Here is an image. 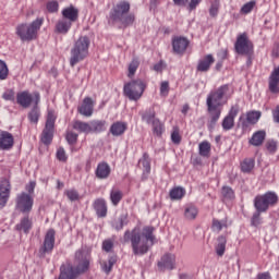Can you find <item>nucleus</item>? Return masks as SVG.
<instances>
[{
    "instance_id": "nucleus-1",
    "label": "nucleus",
    "mask_w": 279,
    "mask_h": 279,
    "mask_svg": "<svg viewBox=\"0 0 279 279\" xmlns=\"http://www.w3.org/2000/svg\"><path fill=\"white\" fill-rule=\"evenodd\" d=\"M230 97H232L230 85H222L208 94L206 106L210 117L208 122L209 130H215V125H217L219 117H221V106H226Z\"/></svg>"
},
{
    "instance_id": "nucleus-2",
    "label": "nucleus",
    "mask_w": 279,
    "mask_h": 279,
    "mask_svg": "<svg viewBox=\"0 0 279 279\" xmlns=\"http://www.w3.org/2000/svg\"><path fill=\"white\" fill-rule=\"evenodd\" d=\"M123 239L124 243L131 242L133 254H147V252H149V247H151L156 241L154 227H144L142 232L138 228H135L132 231H125Z\"/></svg>"
},
{
    "instance_id": "nucleus-3",
    "label": "nucleus",
    "mask_w": 279,
    "mask_h": 279,
    "mask_svg": "<svg viewBox=\"0 0 279 279\" xmlns=\"http://www.w3.org/2000/svg\"><path fill=\"white\" fill-rule=\"evenodd\" d=\"M73 266H61L59 279H74L81 274H86L90 267V256L83 250H78L75 253Z\"/></svg>"
},
{
    "instance_id": "nucleus-4",
    "label": "nucleus",
    "mask_w": 279,
    "mask_h": 279,
    "mask_svg": "<svg viewBox=\"0 0 279 279\" xmlns=\"http://www.w3.org/2000/svg\"><path fill=\"white\" fill-rule=\"evenodd\" d=\"M130 12V2L120 1L113 4L109 16L113 23H121L124 27H128L134 23V15L128 14Z\"/></svg>"
},
{
    "instance_id": "nucleus-5",
    "label": "nucleus",
    "mask_w": 279,
    "mask_h": 279,
    "mask_svg": "<svg viewBox=\"0 0 279 279\" xmlns=\"http://www.w3.org/2000/svg\"><path fill=\"white\" fill-rule=\"evenodd\" d=\"M88 47H90V39L87 36H82L74 43L71 49L70 66H75V64L86 59Z\"/></svg>"
},
{
    "instance_id": "nucleus-6",
    "label": "nucleus",
    "mask_w": 279,
    "mask_h": 279,
    "mask_svg": "<svg viewBox=\"0 0 279 279\" xmlns=\"http://www.w3.org/2000/svg\"><path fill=\"white\" fill-rule=\"evenodd\" d=\"M123 92L130 101H138L145 93V83H143V80L131 81L124 85Z\"/></svg>"
},
{
    "instance_id": "nucleus-7",
    "label": "nucleus",
    "mask_w": 279,
    "mask_h": 279,
    "mask_svg": "<svg viewBox=\"0 0 279 279\" xmlns=\"http://www.w3.org/2000/svg\"><path fill=\"white\" fill-rule=\"evenodd\" d=\"M276 204H278V195L274 192H267L254 199L256 210H267L271 206H276Z\"/></svg>"
},
{
    "instance_id": "nucleus-8",
    "label": "nucleus",
    "mask_w": 279,
    "mask_h": 279,
    "mask_svg": "<svg viewBox=\"0 0 279 279\" xmlns=\"http://www.w3.org/2000/svg\"><path fill=\"white\" fill-rule=\"evenodd\" d=\"M234 49L240 56H252L254 53V44L247 37L246 33L238 36Z\"/></svg>"
},
{
    "instance_id": "nucleus-9",
    "label": "nucleus",
    "mask_w": 279,
    "mask_h": 279,
    "mask_svg": "<svg viewBox=\"0 0 279 279\" xmlns=\"http://www.w3.org/2000/svg\"><path fill=\"white\" fill-rule=\"evenodd\" d=\"M16 35L23 43L34 40V36H36V21H33L29 24L17 25Z\"/></svg>"
},
{
    "instance_id": "nucleus-10",
    "label": "nucleus",
    "mask_w": 279,
    "mask_h": 279,
    "mask_svg": "<svg viewBox=\"0 0 279 279\" xmlns=\"http://www.w3.org/2000/svg\"><path fill=\"white\" fill-rule=\"evenodd\" d=\"M54 125H56V114L53 113V111H49L47 121H46V126L41 134V143H44V145H50L51 141H53Z\"/></svg>"
},
{
    "instance_id": "nucleus-11",
    "label": "nucleus",
    "mask_w": 279,
    "mask_h": 279,
    "mask_svg": "<svg viewBox=\"0 0 279 279\" xmlns=\"http://www.w3.org/2000/svg\"><path fill=\"white\" fill-rule=\"evenodd\" d=\"M56 245V231L53 229L48 230L46 233L44 244L39 248V258H45L47 254L53 252V246Z\"/></svg>"
},
{
    "instance_id": "nucleus-12",
    "label": "nucleus",
    "mask_w": 279,
    "mask_h": 279,
    "mask_svg": "<svg viewBox=\"0 0 279 279\" xmlns=\"http://www.w3.org/2000/svg\"><path fill=\"white\" fill-rule=\"evenodd\" d=\"M12 191V185L10 180L1 179L0 180V208H5L8 199H10V193Z\"/></svg>"
},
{
    "instance_id": "nucleus-13",
    "label": "nucleus",
    "mask_w": 279,
    "mask_h": 279,
    "mask_svg": "<svg viewBox=\"0 0 279 279\" xmlns=\"http://www.w3.org/2000/svg\"><path fill=\"white\" fill-rule=\"evenodd\" d=\"M189 48V39L185 37H174L172 39V49L173 53H177L178 56H182L184 51Z\"/></svg>"
},
{
    "instance_id": "nucleus-14",
    "label": "nucleus",
    "mask_w": 279,
    "mask_h": 279,
    "mask_svg": "<svg viewBox=\"0 0 279 279\" xmlns=\"http://www.w3.org/2000/svg\"><path fill=\"white\" fill-rule=\"evenodd\" d=\"M16 104L22 108H29L34 104V95L28 90L19 92L16 94Z\"/></svg>"
},
{
    "instance_id": "nucleus-15",
    "label": "nucleus",
    "mask_w": 279,
    "mask_h": 279,
    "mask_svg": "<svg viewBox=\"0 0 279 279\" xmlns=\"http://www.w3.org/2000/svg\"><path fill=\"white\" fill-rule=\"evenodd\" d=\"M16 206L19 210H32V206H34V199L28 194L22 193L17 195Z\"/></svg>"
},
{
    "instance_id": "nucleus-16",
    "label": "nucleus",
    "mask_w": 279,
    "mask_h": 279,
    "mask_svg": "<svg viewBox=\"0 0 279 279\" xmlns=\"http://www.w3.org/2000/svg\"><path fill=\"white\" fill-rule=\"evenodd\" d=\"M236 114H239V107H231L229 114L222 121L223 130H232L234 128Z\"/></svg>"
},
{
    "instance_id": "nucleus-17",
    "label": "nucleus",
    "mask_w": 279,
    "mask_h": 279,
    "mask_svg": "<svg viewBox=\"0 0 279 279\" xmlns=\"http://www.w3.org/2000/svg\"><path fill=\"white\" fill-rule=\"evenodd\" d=\"M95 107V102H93V98L86 97L83 100V104L81 107H78L80 114H83V117H93V110Z\"/></svg>"
},
{
    "instance_id": "nucleus-18",
    "label": "nucleus",
    "mask_w": 279,
    "mask_h": 279,
    "mask_svg": "<svg viewBox=\"0 0 279 279\" xmlns=\"http://www.w3.org/2000/svg\"><path fill=\"white\" fill-rule=\"evenodd\" d=\"M108 122L106 120H92L89 122V134H101L106 132Z\"/></svg>"
},
{
    "instance_id": "nucleus-19",
    "label": "nucleus",
    "mask_w": 279,
    "mask_h": 279,
    "mask_svg": "<svg viewBox=\"0 0 279 279\" xmlns=\"http://www.w3.org/2000/svg\"><path fill=\"white\" fill-rule=\"evenodd\" d=\"M14 146V136L8 131L0 133V149H12Z\"/></svg>"
},
{
    "instance_id": "nucleus-20",
    "label": "nucleus",
    "mask_w": 279,
    "mask_h": 279,
    "mask_svg": "<svg viewBox=\"0 0 279 279\" xmlns=\"http://www.w3.org/2000/svg\"><path fill=\"white\" fill-rule=\"evenodd\" d=\"M213 64H215V57H213V54H207L198 61L197 71L206 73L210 71V65Z\"/></svg>"
},
{
    "instance_id": "nucleus-21",
    "label": "nucleus",
    "mask_w": 279,
    "mask_h": 279,
    "mask_svg": "<svg viewBox=\"0 0 279 279\" xmlns=\"http://www.w3.org/2000/svg\"><path fill=\"white\" fill-rule=\"evenodd\" d=\"M268 88L275 95L279 93V70L274 69L268 80Z\"/></svg>"
},
{
    "instance_id": "nucleus-22",
    "label": "nucleus",
    "mask_w": 279,
    "mask_h": 279,
    "mask_svg": "<svg viewBox=\"0 0 279 279\" xmlns=\"http://www.w3.org/2000/svg\"><path fill=\"white\" fill-rule=\"evenodd\" d=\"M62 16L63 20L70 23H75V21H77L80 16V11L75 9L73 5H71L62 10Z\"/></svg>"
},
{
    "instance_id": "nucleus-23",
    "label": "nucleus",
    "mask_w": 279,
    "mask_h": 279,
    "mask_svg": "<svg viewBox=\"0 0 279 279\" xmlns=\"http://www.w3.org/2000/svg\"><path fill=\"white\" fill-rule=\"evenodd\" d=\"M126 130H128L126 122L117 121L111 124L109 132L110 134H112V136H123Z\"/></svg>"
},
{
    "instance_id": "nucleus-24",
    "label": "nucleus",
    "mask_w": 279,
    "mask_h": 279,
    "mask_svg": "<svg viewBox=\"0 0 279 279\" xmlns=\"http://www.w3.org/2000/svg\"><path fill=\"white\" fill-rule=\"evenodd\" d=\"M175 265V255L167 254L165 255L161 260L158 263V267L161 271L165 269H173Z\"/></svg>"
},
{
    "instance_id": "nucleus-25",
    "label": "nucleus",
    "mask_w": 279,
    "mask_h": 279,
    "mask_svg": "<svg viewBox=\"0 0 279 279\" xmlns=\"http://www.w3.org/2000/svg\"><path fill=\"white\" fill-rule=\"evenodd\" d=\"M228 226H232V221L228 220V217L222 219H213L211 230L213 232H221L223 228H228Z\"/></svg>"
},
{
    "instance_id": "nucleus-26",
    "label": "nucleus",
    "mask_w": 279,
    "mask_h": 279,
    "mask_svg": "<svg viewBox=\"0 0 279 279\" xmlns=\"http://www.w3.org/2000/svg\"><path fill=\"white\" fill-rule=\"evenodd\" d=\"M110 166L107 162L98 163L96 178H98V180H107V178H110Z\"/></svg>"
},
{
    "instance_id": "nucleus-27",
    "label": "nucleus",
    "mask_w": 279,
    "mask_h": 279,
    "mask_svg": "<svg viewBox=\"0 0 279 279\" xmlns=\"http://www.w3.org/2000/svg\"><path fill=\"white\" fill-rule=\"evenodd\" d=\"M266 136H267V133L265 131H257L251 137L250 144L253 145L254 147H260V145L265 143Z\"/></svg>"
},
{
    "instance_id": "nucleus-28",
    "label": "nucleus",
    "mask_w": 279,
    "mask_h": 279,
    "mask_svg": "<svg viewBox=\"0 0 279 279\" xmlns=\"http://www.w3.org/2000/svg\"><path fill=\"white\" fill-rule=\"evenodd\" d=\"M73 130H76V132H81L82 134H90V122H84L76 120L72 124Z\"/></svg>"
},
{
    "instance_id": "nucleus-29",
    "label": "nucleus",
    "mask_w": 279,
    "mask_h": 279,
    "mask_svg": "<svg viewBox=\"0 0 279 279\" xmlns=\"http://www.w3.org/2000/svg\"><path fill=\"white\" fill-rule=\"evenodd\" d=\"M123 226H128V213H122L112 222L114 230H123Z\"/></svg>"
},
{
    "instance_id": "nucleus-30",
    "label": "nucleus",
    "mask_w": 279,
    "mask_h": 279,
    "mask_svg": "<svg viewBox=\"0 0 279 279\" xmlns=\"http://www.w3.org/2000/svg\"><path fill=\"white\" fill-rule=\"evenodd\" d=\"M15 230H17V232H24L27 234V232L32 230V220H29V217H24L20 223L15 226Z\"/></svg>"
},
{
    "instance_id": "nucleus-31",
    "label": "nucleus",
    "mask_w": 279,
    "mask_h": 279,
    "mask_svg": "<svg viewBox=\"0 0 279 279\" xmlns=\"http://www.w3.org/2000/svg\"><path fill=\"white\" fill-rule=\"evenodd\" d=\"M138 165L141 169H143L144 173L149 174L151 171V159H149V155H147V153H145L140 159Z\"/></svg>"
},
{
    "instance_id": "nucleus-32",
    "label": "nucleus",
    "mask_w": 279,
    "mask_h": 279,
    "mask_svg": "<svg viewBox=\"0 0 279 279\" xmlns=\"http://www.w3.org/2000/svg\"><path fill=\"white\" fill-rule=\"evenodd\" d=\"M71 25H73V23L62 19L58 21L56 25V29L58 34H69V29H71Z\"/></svg>"
},
{
    "instance_id": "nucleus-33",
    "label": "nucleus",
    "mask_w": 279,
    "mask_h": 279,
    "mask_svg": "<svg viewBox=\"0 0 279 279\" xmlns=\"http://www.w3.org/2000/svg\"><path fill=\"white\" fill-rule=\"evenodd\" d=\"M170 199L172 201H178V199H182V197H184V195H186V190H184V187H173L170 193Z\"/></svg>"
},
{
    "instance_id": "nucleus-34",
    "label": "nucleus",
    "mask_w": 279,
    "mask_h": 279,
    "mask_svg": "<svg viewBox=\"0 0 279 279\" xmlns=\"http://www.w3.org/2000/svg\"><path fill=\"white\" fill-rule=\"evenodd\" d=\"M218 244L216 245V254L218 256H223V254H226V244L228 243V240L226 239V236L220 235L218 236Z\"/></svg>"
},
{
    "instance_id": "nucleus-35",
    "label": "nucleus",
    "mask_w": 279,
    "mask_h": 279,
    "mask_svg": "<svg viewBox=\"0 0 279 279\" xmlns=\"http://www.w3.org/2000/svg\"><path fill=\"white\" fill-rule=\"evenodd\" d=\"M198 154L203 158H208V156H210V144L208 141H204L198 145Z\"/></svg>"
},
{
    "instance_id": "nucleus-36",
    "label": "nucleus",
    "mask_w": 279,
    "mask_h": 279,
    "mask_svg": "<svg viewBox=\"0 0 279 279\" xmlns=\"http://www.w3.org/2000/svg\"><path fill=\"white\" fill-rule=\"evenodd\" d=\"M143 121H145L148 125L154 123V121H158L156 118V111L154 109H148L142 114Z\"/></svg>"
},
{
    "instance_id": "nucleus-37",
    "label": "nucleus",
    "mask_w": 279,
    "mask_h": 279,
    "mask_svg": "<svg viewBox=\"0 0 279 279\" xmlns=\"http://www.w3.org/2000/svg\"><path fill=\"white\" fill-rule=\"evenodd\" d=\"M153 134H155L156 136H161L162 132H165V125L162 124V122H160L159 119L154 120L153 123Z\"/></svg>"
},
{
    "instance_id": "nucleus-38",
    "label": "nucleus",
    "mask_w": 279,
    "mask_h": 279,
    "mask_svg": "<svg viewBox=\"0 0 279 279\" xmlns=\"http://www.w3.org/2000/svg\"><path fill=\"white\" fill-rule=\"evenodd\" d=\"M254 169V159H244L241 163V171L243 173H251Z\"/></svg>"
},
{
    "instance_id": "nucleus-39",
    "label": "nucleus",
    "mask_w": 279,
    "mask_h": 279,
    "mask_svg": "<svg viewBox=\"0 0 279 279\" xmlns=\"http://www.w3.org/2000/svg\"><path fill=\"white\" fill-rule=\"evenodd\" d=\"M110 199L113 206H117V204L123 199V193L119 190H112L110 193Z\"/></svg>"
},
{
    "instance_id": "nucleus-40",
    "label": "nucleus",
    "mask_w": 279,
    "mask_h": 279,
    "mask_svg": "<svg viewBox=\"0 0 279 279\" xmlns=\"http://www.w3.org/2000/svg\"><path fill=\"white\" fill-rule=\"evenodd\" d=\"M116 263H117V257H110L108 262L102 263V271H105V274H110Z\"/></svg>"
},
{
    "instance_id": "nucleus-41",
    "label": "nucleus",
    "mask_w": 279,
    "mask_h": 279,
    "mask_svg": "<svg viewBox=\"0 0 279 279\" xmlns=\"http://www.w3.org/2000/svg\"><path fill=\"white\" fill-rule=\"evenodd\" d=\"M260 114H262L260 111H251L246 114V121L254 125L255 123H258V119H260Z\"/></svg>"
},
{
    "instance_id": "nucleus-42",
    "label": "nucleus",
    "mask_w": 279,
    "mask_h": 279,
    "mask_svg": "<svg viewBox=\"0 0 279 279\" xmlns=\"http://www.w3.org/2000/svg\"><path fill=\"white\" fill-rule=\"evenodd\" d=\"M223 199H234V190L230 186H223L221 190Z\"/></svg>"
},
{
    "instance_id": "nucleus-43",
    "label": "nucleus",
    "mask_w": 279,
    "mask_h": 279,
    "mask_svg": "<svg viewBox=\"0 0 279 279\" xmlns=\"http://www.w3.org/2000/svg\"><path fill=\"white\" fill-rule=\"evenodd\" d=\"M9 73L8 64L3 60H0V80H8Z\"/></svg>"
},
{
    "instance_id": "nucleus-44",
    "label": "nucleus",
    "mask_w": 279,
    "mask_h": 279,
    "mask_svg": "<svg viewBox=\"0 0 279 279\" xmlns=\"http://www.w3.org/2000/svg\"><path fill=\"white\" fill-rule=\"evenodd\" d=\"M95 210H108V206L106 205V201L104 198H97L94 202Z\"/></svg>"
},
{
    "instance_id": "nucleus-45",
    "label": "nucleus",
    "mask_w": 279,
    "mask_h": 279,
    "mask_svg": "<svg viewBox=\"0 0 279 279\" xmlns=\"http://www.w3.org/2000/svg\"><path fill=\"white\" fill-rule=\"evenodd\" d=\"M138 65V59H133L132 62L129 64V77H132L134 73H136Z\"/></svg>"
},
{
    "instance_id": "nucleus-46",
    "label": "nucleus",
    "mask_w": 279,
    "mask_h": 279,
    "mask_svg": "<svg viewBox=\"0 0 279 279\" xmlns=\"http://www.w3.org/2000/svg\"><path fill=\"white\" fill-rule=\"evenodd\" d=\"M65 195L70 202H77L80 199V193H77V190H68L65 191Z\"/></svg>"
},
{
    "instance_id": "nucleus-47",
    "label": "nucleus",
    "mask_w": 279,
    "mask_h": 279,
    "mask_svg": "<svg viewBox=\"0 0 279 279\" xmlns=\"http://www.w3.org/2000/svg\"><path fill=\"white\" fill-rule=\"evenodd\" d=\"M260 223H263V219L260 218V211H255L251 219V226L257 228V226H260Z\"/></svg>"
},
{
    "instance_id": "nucleus-48",
    "label": "nucleus",
    "mask_w": 279,
    "mask_h": 279,
    "mask_svg": "<svg viewBox=\"0 0 279 279\" xmlns=\"http://www.w3.org/2000/svg\"><path fill=\"white\" fill-rule=\"evenodd\" d=\"M254 5H256L255 1H250L247 3H245L242 8H241V12L242 14H250V12H252L254 10Z\"/></svg>"
},
{
    "instance_id": "nucleus-49",
    "label": "nucleus",
    "mask_w": 279,
    "mask_h": 279,
    "mask_svg": "<svg viewBox=\"0 0 279 279\" xmlns=\"http://www.w3.org/2000/svg\"><path fill=\"white\" fill-rule=\"evenodd\" d=\"M77 137H78L77 133L73 131L68 132L65 136L69 145H75V143H77Z\"/></svg>"
},
{
    "instance_id": "nucleus-50",
    "label": "nucleus",
    "mask_w": 279,
    "mask_h": 279,
    "mask_svg": "<svg viewBox=\"0 0 279 279\" xmlns=\"http://www.w3.org/2000/svg\"><path fill=\"white\" fill-rule=\"evenodd\" d=\"M171 141L174 143V145H180L182 137L180 136V131L175 129L171 134Z\"/></svg>"
},
{
    "instance_id": "nucleus-51",
    "label": "nucleus",
    "mask_w": 279,
    "mask_h": 279,
    "mask_svg": "<svg viewBox=\"0 0 279 279\" xmlns=\"http://www.w3.org/2000/svg\"><path fill=\"white\" fill-rule=\"evenodd\" d=\"M160 95L167 97L169 95V82L163 81L160 85Z\"/></svg>"
},
{
    "instance_id": "nucleus-52",
    "label": "nucleus",
    "mask_w": 279,
    "mask_h": 279,
    "mask_svg": "<svg viewBox=\"0 0 279 279\" xmlns=\"http://www.w3.org/2000/svg\"><path fill=\"white\" fill-rule=\"evenodd\" d=\"M57 158L60 160V162H66L68 157H66V151L64 148H59L57 150Z\"/></svg>"
},
{
    "instance_id": "nucleus-53",
    "label": "nucleus",
    "mask_w": 279,
    "mask_h": 279,
    "mask_svg": "<svg viewBox=\"0 0 279 279\" xmlns=\"http://www.w3.org/2000/svg\"><path fill=\"white\" fill-rule=\"evenodd\" d=\"M112 247H114V242H112V240H105L102 242V250L105 252H111Z\"/></svg>"
},
{
    "instance_id": "nucleus-54",
    "label": "nucleus",
    "mask_w": 279,
    "mask_h": 279,
    "mask_svg": "<svg viewBox=\"0 0 279 279\" xmlns=\"http://www.w3.org/2000/svg\"><path fill=\"white\" fill-rule=\"evenodd\" d=\"M266 149L270 151V154H274L276 149H278V144L276 143V141H268L266 143Z\"/></svg>"
},
{
    "instance_id": "nucleus-55",
    "label": "nucleus",
    "mask_w": 279,
    "mask_h": 279,
    "mask_svg": "<svg viewBox=\"0 0 279 279\" xmlns=\"http://www.w3.org/2000/svg\"><path fill=\"white\" fill-rule=\"evenodd\" d=\"M183 216L189 221H193V219H195L197 217V211L196 210H185Z\"/></svg>"
},
{
    "instance_id": "nucleus-56",
    "label": "nucleus",
    "mask_w": 279,
    "mask_h": 279,
    "mask_svg": "<svg viewBox=\"0 0 279 279\" xmlns=\"http://www.w3.org/2000/svg\"><path fill=\"white\" fill-rule=\"evenodd\" d=\"M210 16H217L219 14V2H214L209 9Z\"/></svg>"
},
{
    "instance_id": "nucleus-57",
    "label": "nucleus",
    "mask_w": 279,
    "mask_h": 279,
    "mask_svg": "<svg viewBox=\"0 0 279 279\" xmlns=\"http://www.w3.org/2000/svg\"><path fill=\"white\" fill-rule=\"evenodd\" d=\"M2 97L3 99H5V101H14V90L9 89L4 92Z\"/></svg>"
},
{
    "instance_id": "nucleus-58",
    "label": "nucleus",
    "mask_w": 279,
    "mask_h": 279,
    "mask_svg": "<svg viewBox=\"0 0 279 279\" xmlns=\"http://www.w3.org/2000/svg\"><path fill=\"white\" fill-rule=\"evenodd\" d=\"M59 8L58 1H50L47 3L48 12H57Z\"/></svg>"
},
{
    "instance_id": "nucleus-59",
    "label": "nucleus",
    "mask_w": 279,
    "mask_h": 279,
    "mask_svg": "<svg viewBox=\"0 0 279 279\" xmlns=\"http://www.w3.org/2000/svg\"><path fill=\"white\" fill-rule=\"evenodd\" d=\"M219 60L223 62L228 58V49H220L217 53Z\"/></svg>"
},
{
    "instance_id": "nucleus-60",
    "label": "nucleus",
    "mask_w": 279,
    "mask_h": 279,
    "mask_svg": "<svg viewBox=\"0 0 279 279\" xmlns=\"http://www.w3.org/2000/svg\"><path fill=\"white\" fill-rule=\"evenodd\" d=\"M272 118L275 123H279V106H277L276 109L272 111Z\"/></svg>"
},
{
    "instance_id": "nucleus-61",
    "label": "nucleus",
    "mask_w": 279,
    "mask_h": 279,
    "mask_svg": "<svg viewBox=\"0 0 279 279\" xmlns=\"http://www.w3.org/2000/svg\"><path fill=\"white\" fill-rule=\"evenodd\" d=\"M199 3H202V0H191L190 10H195V8H197V5H199Z\"/></svg>"
},
{
    "instance_id": "nucleus-62",
    "label": "nucleus",
    "mask_w": 279,
    "mask_h": 279,
    "mask_svg": "<svg viewBox=\"0 0 279 279\" xmlns=\"http://www.w3.org/2000/svg\"><path fill=\"white\" fill-rule=\"evenodd\" d=\"M162 0H150V10H156Z\"/></svg>"
},
{
    "instance_id": "nucleus-63",
    "label": "nucleus",
    "mask_w": 279,
    "mask_h": 279,
    "mask_svg": "<svg viewBox=\"0 0 279 279\" xmlns=\"http://www.w3.org/2000/svg\"><path fill=\"white\" fill-rule=\"evenodd\" d=\"M272 56L275 58H279V44H276L274 49H272Z\"/></svg>"
},
{
    "instance_id": "nucleus-64",
    "label": "nucleus",
    "mask_w": 279,
    "mask_h": 279,
    "mask_svg": "<svg viewBox=\"0 0 279 279\" xmlns=\"http://www.w3.org/2000/svg\"><path fill=\"white\" fill-rule=\"evenodd\" d=\"M257 279H271L268 272H263L257 276Z\"/></svg>"
}]
</instances>
